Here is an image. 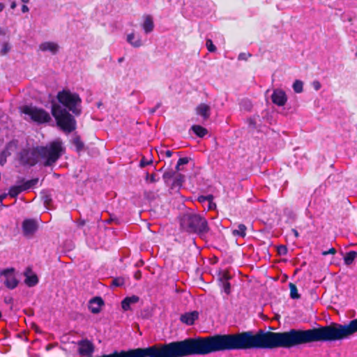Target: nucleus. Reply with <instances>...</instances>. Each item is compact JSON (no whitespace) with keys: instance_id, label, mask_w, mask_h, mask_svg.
I'll return each mask as SVG.
<instances>
[{"instance_id":"nucleus-1","label":"nucleus","mask_w":357,"mask_h":357,"mask_svg":"<svg viewBox=\"0 0 357 357\" xmlns=\"http://www.w3.org/2000/svg\"><path fill=\"white\" fill-rule=\"evenodd\" d=\"M59 103L52 105V114L55 118L57 125L65 132H70L76 128V121L69 113L75 116L82 113V99L79 96L70 90L63 89L56 96Z\"/></svg>"},{"instance_id":"nucleus-2","label":"nucleus","mask_w":357,"mask_h":357,"mask_svg":"<svg viewBox=\"0 0 357 357\" xmlns=\"http://www.w3.org/2000/svg\"><path fill=\"white\" fill-rule=\"evenodd\" d=\"M180 226L183 231L200 236L206 234L209 230L206 218L192 211L186 212L181 216Z\"/></svg>"},{"instance_id":"nucleus-3","label":"nucleus","mask_w":357,"mask_h":357,"mask_svg":"<svg viewBox=\"0 0 357 357\" xmlns=\"http://www.w3.org/2000/svg\"><path fill=\"white\" fill-rule=\"evenodd\" d=\"M65 150L63 142L60 139H56L45 146H37L38 153L45 167L54 165L65 153Z\"/></svg>"},{"instance_id":"nucleus-4","label":"nucleus","mask_w":357,"mask_h":357,"mask_svg":"<svg viewBox=\"0 0 357 357\" xmlns=\"http://www.w3.org/2000/svg\"><path fill=\"white\" fill-rule=\"evenodd\" d=\"M22 112L38 123H47L51 120L50 114L42 108L32 105H25L22 108Z\"/></svg>"},{"instance_id":"nucleus-5","label":"nucleus","mask_w":357,"mask_h":357,"mask_svg":"<svg viewBox=\"0 0 357 357\" xmlns=\"http://www.w3.org/2000/svg\"><path fill=\"white\" fill-rule=\"evenodd\" d=\"M40 158L37 147L34 149H24L19 153V160L23 165L33 166Z\"/></svg>"},{"instance_id":"nucleus-6","label":"nucleus","mask_w":357,"mask_h":357,"mask_svg":"<svg viewBox=\"0 0 357 357\" xmlns=\"http://www.w3.org/2000/svg\"><path fill=\"white\" fill-rule=\"evenodd\" d=\"M0 278H3V282L8 289H14L19 284V280L15 276V269L14 268L0 270Z\"/></svg>"},{"instance_id":"nucleus-7","label":"nucleus","mask_w":357,"mask_h":357,"mask_svg":"<svg viewBox=\"0 0 357 357\" xmlns=\"http://www.w3.org/2000/svg\"><path fill=\"white\" fill-rule=\"evenodd\" d=\"M38 225L33 219H26L22 222V232L24 236L31 238L38 230Z\"/></svg>"},{"instance_id":"nucleus-8","label":"nucleus","mask_w":357,"mask_h":357,"mask_svg":"<svg viewBox=\"0 0 357 357\" xmlns=\"http://www.w3.org/2000/svg\"><path fill=\"white\" fill-rule=\"evenodd\" d=\"M271 100L273 104L282 107L287 101V96L284 91L281 89H275L271 95Z\"/></svg>"},{"instance_id":"nucleus-9","label":"nucleus","mask_w":357,"mask_h":357,"mask_svg":"<svg viewBox=\"0 0 357 357\" xmlns=\"http://www.w3.org/2000/svg\"><path fill=\"white\" fill-rule=\"evenodd\" d=\"M94 351L93 344L88 340H81L78 342V351L82 356H89Z\"/></svg>"},{"instance_id":"nucleus-10","label":"nucleus","mask_w":357,"mask_h":357,"mask_svg":"<svg viewBox=\"0 0 357 357\" xmlns=\"http://www.w3.org/2000/svg\"><path fill=\"white\" fill-rule=\"evenodd\" d=\"M196 114L201 116L203 121L209 119L211 113V107L206 103H200L195 109Z\"/></svg>"},{"instance_id":"nucleus-11","label":"nucleus","mask_w":357,"mask_h":357,"mask_svg":"<svg viewBox=\"0 0 357 357\" xmlns=\"http://www.w3.org/2000/svg\"><path fill=\"white\" fill-rule=\"evenodd\" d=\"M59 45L54 42H44L39 45V50L42 52H50L52 54H56L59 50Z\"/></svg>"},{"instance_id":"nucleus-12","label":"nucleus","mask_w":357,"mask_h":357,"mask_svg":"<svg viewBox=\"0 0 357 357\" xmlns=\"http://www.w3.org/2000/svg\"><path fill=\"white\" fill-rule=\"evenodd\" d=\"M198 317L199 313L197 311H193L182 314L181 317V321L187 325L191 326L194 324L195 320H197Z\"/></svg>"},{"instance_id":"nucleus-13","label":"nucleus","mask_w":357,"mask_h":357,"mask_svg":"<svg viewBox=\"0 0 357 357\" xmlns=\"http://www.w3.org/2000/svg\"><path fill=\"white\" fill-rule=\"evenodd\" d=\"M104 302L101 298L95 297L89 301V308L92 313L98 314Z\"/></svg>"},{"instance_id":"nucleus-14","label":"nucleus","mask_w":357,"mask_h":357,"mask_svg":"<svg viewBox=\"0 0 357 357\" xmlns=\"http://www.w3.org/2000/svg\"><path fill=\"white\" fill-rule=\"evenodd\" d=\"M31 271V268H28L24 273L26 277L24 282L29 287L36 286L38 282V278L36 274L29 275Z\"/></svg>"},{"instance_id":"nucleus-15","label":"nucleus","mask_w":357,"mask_h":357,"mask_svg":"<svg viewBox=\"0 0 357 357\" xmlns=\"http://www.w3.org/2000/svg\"><path fill=\"white\" fill-rule=\"evenodd\" d=\"M139 300V298L137 296L126 297L121 302V307L125 311L129 310H130L131 305L137 303Z\"/></svg>"},{"instance_id":"nucleus-16","label":"nucleus","mask_w":357,"mask_h":357,"mask_svg":"<svg viewBox=\"0 0 357 357\" xmlns=\"http://www.w3.org/2000/svg\"><path fill=\"white\" fill-rule=\"evenodd\" d=\"M142 29L145 33H151L154 28L153 18L151 15H146L144 17V22L142 24Z\"/></svg>"},{"instance_id":"nucleus-17","label":"nucleus","mask_w":357,"mask_h":357,"mask_svg":"<svg viewBox=\"0 0 357 357\" xmlns=\"http://www.w3.org/2000/svg\"><path fill=\"white\" fill-rule=\"evenodd\" d=\"M126 40L134 47H139L142 45L141 37L139 35H135L134 33L128 34Z\"/></svg>"},{"instance_id":"nucleus-18","label":"nucleus","mask_w":357,"mask_h":357,"mask_svg":"<svg viewBox=\"0 0 357 357\" xmlns=\"http://www.w3.org/2000/svg\"><path fill=\"white\" fill-rule=\"evenodd\" d=\"M230 277L227 273H223L220 278V281L222 282V287L225 294L229 295L231 292V285L229 282Z\"/></svg>"},{"instance_id":"nucleus-19","label":"nucleus","mask_w":357,"mask_h":357,"mask_svg":"<svg viewBox=\"0 0 357 357\" xmlns=\"http://www.w3.org/2000/svg\"><path fill=\"white\" fill-rule=\"evenodd\" d=\"M20 182L22 183V184H20V186L22 187L23 191H25L37 185L38 182V178H33L28 181H24V179H22Z\"/></svg>"},{"instance_id":"nucleus-20","label":"nucleus","mask_w":357,"mask_h":357,"mask_svg":"<svg viewBox=\"0 0 357 357\" xmlns=\"http://www.w3.org/2000/svg\"><path fill=\"white\" fill-rule=\"evenodd\" d=\"M191 130L199 137H204L208 133V130L205 128L199 125L192 126Z\"/></svg>"},{"instance_id":"nucleus-21","label":"nucleus","mask_w":357,"mask_h":357,"mask_svg":"<svg viewBox=\"0 0 357 357\" xmlns=\"http://www.w3.org/2000/svg\"><path fill=\"white\" fill-rule=\"evenodd\" d=\"M357 258V252L350 251L344 257V262L346 265H351L354 260Z\"/></svg>"},{"instance_id":"nucleus-22","label":"nucleus","mask_w":357,"mask_h":357,"mask_svg":"<svg viewBox=\"0 0 357 357\" xmlns=\"http://www.w3.org/2000/svg\"><path fill=\"white\" fill-rule=\"evenodd\" d=\"M246 229L247 228L245 225L239 224L238 225V228L236 229H234L232 233L234 236L243 238L246 235Z\"/></svg>"},{"instance_id":"nucleus-23","label":"nucleus","mask_w":357,"mask_h":357,"mask_svg":"<svg viewBox=\"0 0 357 357\" xmlns=\"http://www.w3.org/2000/svg\"><path fill=\"white\" fill-rule=\"evenodd\" d=\"M22 192H23V190L20 185H17L10 188L8 194L11 197H16Z\"/></svg>"},{"instance_id":"nucleus-24","label":"nucleus","mask_w":357,"mask_h":357,"mask_svg":"<svg viewBox=\"0 0 357 357\" xmlns=\"http://www.w3.org/2000/svg\"><path fill=\"white\" fill-rule=\"evenodd\" d=\"M290 289V297L292 299H298L301 296L298 293V289L296 286L293 283H289V284Z\"/></svg>"},{"instance_id":"nucleus-25","label":"nucleus","mask_w":357,"mask_h":357,"mask_svg":"<svg viewBox=\"0 0 357 357\" xmlns=\"http://www.w3.org/2000/svg\"><path fill=\"white\" fill-rule=\"evenodd\" d=\"M293 89L297 93H300L303 91V83L302 81L296 79L293 84Z\"/></svg>"},{"instance_id":"nucleus-26","label":"nucleus","mask_w":357,"mask_h":357,"mask_svg":"<svg viewBox=\"0 0 357 357\" xmlns=\"http://www.w3.org/2000/svg\"><path fill=\"white\" fill-rule=\"evenodd\" d=\"M73 144L76 147V149H77V151H81L84 148V144L81 141V139H80V137L79 136H75L73 139Z\"/></svg>"},{"instance_id":"nucleus-27","label":"nucleus","mask_w":357,"mask_h":357,"mask_svg":"<svg viewBox=\"0 0 357 357\" xmlns=\"http://www.w3.org/2000/svg\"><path fill=\"white\" fill-rule=\"evenodd\" d=\"M241 107L246 111H250L252 108V103L248 99H243L241 102Z\"/></svg>"},{"instance_id":"nucleus-28","label":"nucleus","mask_w":357,"mask_h":357,"mask_svg":"<svg viewBox=\"0 0 357 357\" xmlns=\"http://www.w3.org/2000/svg\"><path fill=\"white\" fill-rule=\"evenodd\" d=\"M206 46L208 52H215L216 51V47L213 45L211 39L208 38L206 41Z\"/></svg>"},{"instance_id":"nucleus-29","label":"nucleus","mask_w":357,"mask_h":357,"mask_svg":"<svg viewBox=\"0 0 357 357\" xmlns=\"http://www.w3.org/2000/svg\"><path fill=\"white\" fill-rule=\"evenodd\" d=\"M111 284L115 287H121L124 284V279L123 278H114L112 280Z\"/></svg>"},{"instance_id":"nucleus-30","label":"nucleus","mask_w":357,"mask_h":357,"mask_svg":"<svg viewBox=\"0 0 357 357\" xmlns=\"http://www.w3.org/2000/svg\"><path fill=\"white\" fill-rule=\"evenodd\" d=\"M188 162V158H181L178 159V162H177V164H176V169L179 171L181 169H180V166L181 165H185Z\"/></svg>"},{"instance_id":"nucleus-31","label":"nucleus","mask_w":357,"mask_h":357,"mask_svg":"<svg viewBox=\"0 0 357 357\" xmlns=\"http://www.w3.org/2000/svg\"><path fill=\"white\" fill-rule=\"evenodd\" d=\"M198 200L200 202H204L205 201H208L209 202H211L212 200V196L211 195H209V196H200L198 199ZM212 204L211 203H209V208L211 209L212 208Z\"/></svg>"},{"instance_id":"nucleus-32","label":"nucleus","mask_w":357,"mask_h":357,"mask_svg":"<svg viewBox=\"0 0 357 357\" xmlns=\"http://www.w3.org/2000/svg\"><path fill=\"white\" fill-rule=\"evenodd\" d=\"M184 181V178L182 175L178 174L175 180L174 181L173 185H181L182 182Z\"/></svg>"},{"instance_id":"nucleus-33","label":"nucleus","mask_w":357,"mask_h":357,"mask_svg":"<svg viewBox=\"0 0 357 357\" xmlns=\"http://www.w3.org/2000/svg\"><path fill=\"white\" fill-rule=\"evenodd\" d=\"M250 56H251L250 54L242 52V53L239 54V55L238 56V59L241 60V61H246Z\"/></svg>"},{"instance_id":"nucleus-34","label":"nucleus","mask_w":357,"mask_h":357,"mask_svg":"<svg viewBox=\"0 0 357 357\" xmlns=\"http://www.w3.org/2000/svg\"><path fill=\"white\" fill-rule=\"evenodd\" d=\"M336 253V250L334 248H330L328 250H325L321 252L322 255L326 256L328 255H335Z\"/></svg>"},{"instance_id":"nucleus-35","label":"nucleus","mask_w":357,"mask_h":357,"mask_svg":"<svg viewBox=\"0 0 357 357\" xmlns=\"http://www.w3.org/2000/svg\"><path fill=\"white\" fill-rule=\"evenodd\" d=\"M146 180L150 181L151 183H155L157 181L155 174L149 175L148 173L146 176Z\"/></svg>"},{"instance_id":"nucleus-36","label":"nucleus","mask_w":357,"mask_h":357,"mask_svg":"<svg viewBox=\"0 0 357 357\" xmlns=\"http://www.w3.org/2000/svg\"><path fill=\"white\" fill-rule=\"evenodd\" d=\"M173 176H174V173H172L171 172H165L163 174V178L167 182L169 179H171L173 177Z\"/></svg>"},{"instance_id":"nucleus-37","label":"nucleus","mask_w":357,"mask_h":357,"mask_svg":"<svg viewBox=\"0 0 357 357\" xmlns=\"http://www.w3.org/2000/svg\"><path fill=\"white\" fill-rule=\"evenodd\" d=\"M278 252L280 255H286L287 253V248L284 245H280L278 248Z\"/></svg>"},{"instance_id":"nucleus-38","label":"nucleus","mask_w":357,"mask_h":357,"mask_svg":"<svg viewBox=\"0 0 357 357\" xmlns=\"http://www.w3.org/2000/svg\"><path fill=\"white\" fill-rule=\"evenodd\" d=\"M248 124H249V126L252 128H255L256 127V122L255 121V119L253 118H250L248 120Z\"/></svg>"},{"instance_id":"nucleus-39","label":"nucleus","mask_w":357,"mask_h":357,"mask_svg":"<svg viewBox=\"0 0 357 357\" xmlns=\"http://www.w3.org/2000/svg\"><path fill=\"white\" fill-rule=\"evenodd\" d=\"M161 104L159 102L154 107L149 109V112L150 114H154L156 110L160 107Z\"/></svg>"},{"instance_id":"nucleus-40","label":"nucleus","mask_w":357,"mask_h":357,"mask_svg":"<svg viewBox=\"0 0 357 357\" xmlns=\"http://www.w3.org/2000/svg\"><path fill=\"white\" fill-rule=\"evenodd\" d=\"M8 50H9L8 45L7 44H5L1 50V54L4 55L8 52Z\"/></svg>"},{"instance_id":"nucleus-41","label":"nucleus","mask_w":357,"mask_h":357,"mask_svg":"<svg viewBox=\"0 0 357 357\" xmlns=\"http://www.w3.org/2000/svg\"><path fill=\"white\" fill-rule=\"evenodd\" d=\"M152 161L151 160H145L144 159H142L141 161H140V166L142 167H144L148 165H149L150 163H151Z\"/></svg>"},{"instance_id":"nucleus-42","label":"nucleus","mask_w":357,"mask_h":357,"mask_svg":"<svg viewBox=\"0 0 357 357\" xmlns=\"http://www.w3.org/2000/svg\"><path fill=\"white\" fill-rule=\"evenodd\" d=\"M13 299L12 297H6L4 298V302L6 303V304H12L13 303Z\"/></svg>"},{"instance_id":"nucleus-43","label":"nucleus","mask_w":357,"mask_h":357,"mask_svg":"<svg viewBox=\"0 0 357 357\" xmlns=\"http://www.w3.org/2000/svg\"><path fill=\"white\" fill-rule=\"evenodd\" d=\"M50 202H51V199L49 197H47V196L45 197L44 202H45V204L47 208L49 207Z\"/></svg>"},{"instance_id":"nucleus-44","label":"nucleus","mask_w":357,"mask_h":357,"mask_svg":"<svg viewBox=\"0 0 357 357\" xmlns=\"http://www.w3.org/2000/svg\"><path fill=\"white\" fill-rule=\"evenodd\" d=\"M29 7L27 6L23 5L22 6V13H27V12H29Z\"/></svg>"},{"instance_id":"nucleus-45","label":"nucleus","mask_w":357,"mask_h":357,"mask_svg":"<svg viewBox=\"0 0 357 357\" xmlns=\"http://www.w3.org/2000/svg\"><path fill=\"white\" fill-rule=\"evenodd\" d=\"M291 232L294 234V235L296 238H298L299 236V234L296 229H292Z\"/></svg>"},{"instance_id":"nucleus-46","label":"nucleus","mask_w":357,"mask_h":357,"mask_svg":"<svg viewBox=\"0 0 357 357\" xmlns=\"http://www.w3.org/2000/svg\"><path fill=\"white\" fill-rule=\"evenodd\" d=\"M314 87L316 90H319L320 88V84L318 82H314Z\"/></svg>"},{"instance_id":"nucleus-47","label":"nucleus","mask_w":357,"mask_h":357,"mask_svg":"<svg viewBox=\"0 0 357 357\" xmlns=\"http://www.w3.org/2000/svg\"><path fill=\"white\" fill-rule=\"evenodd\" d=\"M135 278L137 280H139V279L141 278V273H140V271H137V272L135 274Z\"/></svg>"},{"instance_id":"nucleus-48","label":"nucleus","mask_w":357,"mask_h":357,"mask_svg":"<svg viewBox=\"0 0 357 357\" xmlns=\"http://www.w3.org/2000/svg\"><path fill=\"white\" fill-rule=\"evenodd\" d=\"M77 224L79 227L83 226L85 224V221L83 220H80L78 221Z\"/></svg>"},{"instance_id":"nucleus-49","label":"nucleus","mask_w":357,"mask_h":357,"mask_svg":"<svg viewBox=\"0 0 357 357\" xmlns=\"http://www.w3.org/2000/svg\"><path fill=\"white\" fill-rule=\"evenodd\" d=\"M17 6V3L15 1H13L10 4V8L11 9H15Z\"/></svg>"},{"instance_id":"nucleus-50","label":"nucleus","mask_w":357,"mask_h":357,"mask_svg":"<svg viewBox=\"0 0 357 357\" xmlns=\"http://www.w3.org/2000/svg\"><path fill=\"white\" fill-rule=\"evenodd\" d=\"M165 154H166V155H167V157H169H169H171V156H172V152L171 151H169V150H167V151L165 152Z\"/></svg>"},{"instance_id":"nucleus-51","label":"nucleus","mask_w":357,"mask_h":357,"mask_svg":"<svg viewBox=\"0 0 357 357\" xmlns=\"http://www.w3.org/2000/svg\"><path fill=\"white\" fill-rule=\"evenodd\" d=\"M4 4L2 3H0V12H1L4 8Z\"/></svg>"},{"instance_id":"nucleus-52","label":"nucleus","mask_w":357,"mask_h":357,"mask_svg":"<svg viewBox=\"0 0 357 357\" xmlns=\"http://www.w3.org/2000/svg\"><path fill=\"white\" fill-rule=\"evenodd\" d=\"M6 197V195H0V201H2Z\"/></svg>"},{"instance_id":"nucleus-53","label":"nucleus","mask_w":357,"mask_h":357,"mask_svg":"<svg viewBox=\"0 0 357 357\" xmlns=\"http://www.w3.org/2000/svg\"><path fill=\"white\" fill-rule=\"evenodd\" d=\"M123 60H124V58H123V57H121V58H119V59H118V61H119V63H121V62H123Z\"/></svg>"},{"instance_id":"nucleus-54","label":"nucleus","mask_w":357,"mask_h":357,"mask_svg":"<svg viewBox=\"0 0 357 357\" xmlns=\"http://www.w3.org/2000/svg\"><path fill=\"white\" fill-rule=\"evenodd\" d=\"M24 3H29V0H21Z\"/></svg>"}]
</instances>
